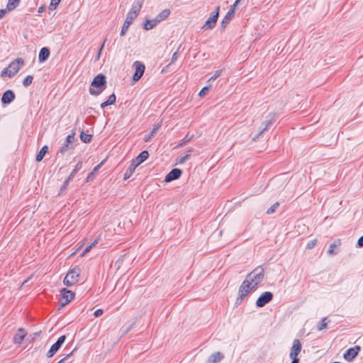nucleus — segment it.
I'll return each instance as SVG.
<instances>
[{"instance_id": "nucleus-1", "label": "nucleus", "mask_w": 363, "mask_h": 363, "mask_svg": "<svg viewBox=\"0 0 363 363\" xmlns=\"http://www.w3.org/2000/svg\"><path fill=\"white\" fill-rule=\"evenodd\" d=\"M264 278V269L262 266L257 267L249 273L239 288V296L236 300V303H240L250 291L256 290L258 284L263 281Z\"/></svg>"}, {"instance_id": "nucleus-2", "label": "nucleus", "mask_w": 363, "mask_h": 363, "mask_svg": "<svg viewBox=\"0 0 363 363\" xmlns=\"http://www.w3.org/2000/svg\"><path fill=\"white\" fill-rule=\"evenodd\" d=\"M106 87V77L103 74H97L91 83L89 91L92 96H99Z\"/></svg>"}, {"instance_id": "nucleus-3", "label": "nucleus", "mask_w": 363, "mask_h": 363, "mask_svg": "<svg viewBox=\"0 0 363 363\" xmlns=\"http://www.w3.org/2000/svg\"><path fill=\"white\" fill-rule=\"evenodd\" d=\"M169 9H164L155 18L146 19V21L143 25V29L146 30L152 29L161 21L167 19L169 17Z\"/></svg>"}, {"instance_id": "nucleus-4", "label": "nucleus", "mask_w": 363, "mask_h": 363, "mask_svg": "<svg viewBox=\"0 0 363 363\" xmlns=\"http://www.w3.org/2000/svg\"><path fill=\"white\" fill-rule=\"evenodd\" d=\"M80 272V269L77 267L70 269L63 280L64 284L71 286L76 284L79 281Z\"/></svg>"}, {"instance_id": "nucleus-5", "label": "nucleus", "mask_w": 363, "mask_h": 363, "mask_svg": "<svg viewBox=\"0 0 363 363\" xmlns=\"http://www.w3.org/2000/svg\"><path fill=\"white\" fill-rule=\"evenodd\" d=\"M219 11L220 6H216L215 11L212 13L211 16L208 18V20L202 26V29H213L216 26V22L219 16Z\"/></svg>"}, {"instance_id": "nucleus-6", "label": "nucleus", "mask_w": 363, "mask_h": 363, "mask_svg": "<svg viewBox=\"0 0 363 363\" xmlns=\"http://www.w3.org/2000/svg\"><path fill=\"white\" fill-rule=\"evenodd\" d=\"M62 298L60 301V306L58 308V310H60L62 308H63L65 305L69 303L74 298V293L72 292L70 290H68L67 289H62L61 291Z\"/></svg>"}, {"instance_id": "nucleus-7", "label": "nucleus", "mask_w": 363, "mask_h": 363, "mask_svg": "<svg viewBox=\"0 0 363 363\" xmlns=\"http://www.w3.org/2000/svg\"><path fill=\"white\" fill-rule=\"evenodd\" d=\"M267 119L262 123L264 126L259 130V133L252 138L253 140H256L257 138L261 137L262 134L267 131L271 125H272L274 122L275 113H269L267 116Z\"/></svg>"}, {"instance_id": "nucleus-8", "label": "nucleus", "mask_w": 363, "mask_h": 363, "mask_svg": "<svg viewBox=\"0 0 363 363\" xmlns=\"http://www.w3.org/2000/svg\"><path fill=\"white\" fill-rule=\"evenodd\" d=\"M24 62L22 58H17L10 63L9 65V71L8 76L9 77H13L21 69V67L23 65Z\"/></svg>"}, {"instance_id": "nucleus-9", "label": "nucleus", "mask_w": 363, "mask_h": 363, "mask_svg": "<svg viewBox=\"0 0 363 363\" xmlns=\"http://www.w3.org/2000/svg\"><path fill=\"white\" fill-rule=\"evenodd\" d=\"M135 71L133 75V80L135 82L138 81L143 75L145 69V65L140 61H135L133 65Z\"/></svg>"}, {"instance_id": "nucleus-10", "label": "nucleus", "mask_w": 363, "mask_h": 363, "mask_svg": "<svg viewBox=\"0 0 363 363\" xmlns=\"http://www.w3.org/2000/svg\"><path fill=\"white\" fill-rule=\"evenodd\" d=\"M273 298V294L270 291L262 293L256 301V306L258 308H262L269 303Z\"/></svg>"}, {"instance_id": "nucleus-11", "label": "nucleus", "mask_w": 363, "mask_h": 363, "mask_svg": "<svg viewBox=\"0 0 363 363\" xmlns=\"http://www.w3.org/2000/svg\"><path fill=\"white\" fill-rule=\"evenodd\" d=\"M74 133L68 135L65 139V141L60 147L59 152H60L62 155H65L69 149L72 148V143H74Z\"/></svg>"}, {"instance_id": "nucleus-12", "label": "nucleus", "mask_w": 363, "mask_h": 363, "mask_svg": "<svg viewBox=\"0 0 363 363\" xmlns=\"http://www.w3.org/2000/svg\"><path fill=\"white\" fill-rule=\"evenodd\" d=\"M235 7L231 5L228 11L227 12V13L225 14V17L223 18L220 23V27L223 30H224L228 25V23L230 22L232 18L235 15Z\"/></svg>"}, {"instance_id": "nucleus-13", "label": "nucleus", "mask_w": 363, "mask_h": 363, "mask_svg": "<svg viewBox=\"0 0 363 363\" xmlns=\"http://www.w3.org/2000/svg\"><path fill=\"white\" fill-rule=\"evenodd\" d=\"M182 174V171L178 168L172 169L165 177L164 182H170L179 179Z\"/></svg>"}, {"instance_id": "nucleus-14", "label": "nucleus", "mask_w": 363, "mask_h": 363, "mask_svg": "<svg viewBox=\"0 0 363 363\" xmlns=\"http://www.w3.org/2000/svg\"><path fill=\"white\" fill-rule=\"evenodd\" d=\"M15 97L16 95L14 92L12 90L9 89L4 92L1 101L2 104L7 105L13 102L15 99Z\"/></svg>"}, {"instance_id": "nucleus-15", "label": "nucleus", "mask_w": 363, "mask_h": 363, "mask_svg": "<svg viewBox=\"0 0 363 363\" xmlns=\"http://www.w3.org/2000/svg\"><path fill=\"white\" fill-rule=\"evenodd\" d=\"M359 350H360L359 346H355L354 347H350L344 354V355H343L344 358L347 361H352L353 359H354L357 356Z\"/></svg>"}, {"instance_id": "nucleus-16", "label": "nucleus", "mask_w": 363, "mask_h": 363, "mask_svg": "<svg viewBox=\"0 0 363 363\" xmlns=\"http://www.w3.org/2000/svg\"><path fill=\"white\" fill-rule=\"evenodd\" d=\"M301 350V344L298 339H295L293 342V345L290 352V357L298 358L297 356Z\"/></svg>"}, {"instance_id": "nucleus-17", "label": "nucleus", "mask_w": 363, "mask_h": 363, "mask_svg": "<svg viewBox=\"0 0 363 363\" xmlns=\"http://www.w3.org/2000/svg\"><path fill=\"white\" fill-rule=\"evenodd\" d=\"M143 4V0H134L131 9L128 12L129 14H132V16L137 17Z\"/></svg>"}, {"instance_id": "nucleus-18", "label": "nucleus", "mask_w": 363, "mask_h": 363, "mask_svg": "<svg viewBox=\"0 0 363 363\" xmlns=\"http://www.w3.org/2000/svg\"><path fill=\"white\" fill-rule=\"evenodd\" d=\"M26 335H27V332L26 331V330L24 328H19L13 337V343L16 345H20L24 340Z\"/></svg>"}, {"instance_id": "nucleus-19", "label": "nucleus", "mask_w": 363, "mask_h": 363, "mask_svg": "<svg viewBox=\"0 0 363 363\" xmlns=\"http://www.w3.org/2000/svg\"><path fill=\"white\" fill-rule=\"evenodd\" d=\"M137 17H135L133 16H132V14H129L128 13L127 15V17H126V19L123 23V26L122 27V29H121V33L120 35L121 36H123L125 35L127 30L128 29L129 26H130V24L133 23V21Z\"/></svg>"}, {"instance_id": "nucleus-20", "label": "nucleus", "mask_w": 363, "mask_h": 363, "mask_svg": "<svg viewBox=\"0 0 363 363\" xmlns=\"http://www.w3.org/2000/svg\"><path fill=\"white\" fill-rule=\"evenodd\" d=\"M149 157V152L147 150L142 151L135 159L133 160L134 165L139 166L141 163L145 162Z\"/></svg>"}, {"instance_id": "nucleus-21", "label": "nucleus", "mask_w": 363, "mask_h": 363, "mask_svg": "<svg viewBox=\"0 0 363 363\" xmlns=\"http://www.w3.org/2000/svg\"><path fill=\"white\" fill-rule=\"evenodd\" d=\"M223 358L224 354L223 353L216 352L208 357L206 363H219Z\"/></svg>"}, {"instance_id": "nucleus-22", "label": "nucleus", "mask_w": 363, "mask_h": 363, "mask_svg": "<svg viewBox=\"0 0 363 363\" xmlns=\"http://www.w3.org/2000/svg\"><path fill=\"white\" fill-rule=\"evenodd\" d=\"M50 56V50L47 47H43L40 49L38 55V61L43 62L46 61Z\"/></svg>"}, {"instance_id": "nucleus-23", "label": "nucleus", "mask_w": 363, "mask_h": 363, "mask_svg": "<svg viewBox=\"0 0 363 363\" xmlns=\"http://www.w3.org/2000/svg\"><path fill=\"white\" fill-rule=\"evenodd\" d=\"M161 124L160 123H156L154 125L152 130L150 133H148L147 135H145L144 140L145 142L150 141L155 135L157 133L158 130L160 128Z\"/></svg>"}, {"instance_id": "nucleus-24", "label": "nucleus", "mask_w": 363, "mask_h": 363, "mask_svg": "<svg viewBox=\"0 0 363 363\" xmlns=\"http://www.w3.org/2000/svg\"><path fill=\"white\" fill-rule=\"evenodd\" d=\"M21 0H8L6 4L8 11L11 12L16 9L19 6Z\"/></svg>"}, {"instance_id": "nucleus-25", "label": "nucleus", "mask_w": 363, "mask_h": 363, "mask_svg": "<svg viewBox=\"0 0 363 363\" xmlns=\"http://www.w3.org/2000/svg\"><path fill=\"white\" fill-rule=\"evenodd\" d=\"M61 347L60 345L55 342L47 352V357L48 358L53 357Z\"/></svg>"}, {"instance_id": "nucleus-26", "label": "nucleus", "mask_w": 363, "mask_h": 363, "mask_svg": "<svg viewBox=\"0 0 363 363\" xmlns=\"http://www.w3.org/2000/svg\"><path fill=\"white\" fill-rule=\"evenodd\" d=\"M48 147L47 145H44L40 150L38 152L35 160L36 162H39L43 160V157H45V154L48 152Z\"/></svg>"}, {"instance_id": "nucleus-27", "label": "nucleus", "mask_w": 363, "mask_h": 363, "mask_svg": "<svg viewBox=\"0 0 363 363\" xmlns=\"http://www.w3.org/2000/svg\"><path fill=\"white\" fill-rule=\"evenodd\" d=\"M137 165H134V163L132 162L128 168L126 169L125 174H124V179L126 180L129 179L133 172L135 170V168L137 167Z\"/></svg>"}, {"instance_id": "nucleus-28", "label": "nucleus", "mask_w": 363, "mask_h": 363, "mask_svg": "<svg viewBox=\"0 0 363 363\" xmlns=\"http://www.w3.org/2000/svg\"><path fill=\"white\" fill-rule=\"evenodd\" d=\"M79 137H80L81 140L83 143H89L91 141L93 136L91 134H86L84 131H82Z\"/></svg>"}, {"instance_id": "nucleus-29", "label": "nucleus", "mask_w": 363, "mask_h": 363, "mask_svg": "<svg viewBox=\"0 0 363 363\" xmlns=\"http://www.w3.org/2000/svg\"><path fill=\"white\" fill-rule=\"evenodd\" d=\"M340 245V240L335 241V242L332 243L330 245V247H329V249L328 250V253L330 255H336L337 252L335 251V248L337 247V246H339Z\"/></svg>"}, {"instance_id": "nucleus-30", "label": "nucleus", "mask_w": 363, "mask_h": 363, "mask_svg": "<svg viewBox=\"0 0 363 363\" xmlns=\"http://www.w3.org/2000/svg\"><path fill=\"white\" fill-rule=\"evenodd\" d=\"M83 167V163L82 162H79L76 166H75V168L73 169V171L71 172V174H69V177H70L72 179V178L74 177L75 174L79 172Z\"/></svg>"}, {"instance_id": "nucleus-31", "label": "nucleus", "mask_w": 363, "mask_h": 363, "mask_svg": "<svg viewBox=\"0 0 363 363\" xmlns=\"http://www.w3.org/2000/svg\"><path fill=\"white\" fill-rule=\"evenodd\" d=\"M330 322V320H328V318H322L320 324L318 325V330H322L327 328L328 323Z\"/></svg>"}, {"instance_id": "nucleus-32", "label": "nucleus", "mask_w": 363, "mask_h": 363, "mask_svg": "<svg viewBox=\"0 0 363 363\" xmlns=\"http://www.w3.org/2000/svg\"><path fill=\"white\" fill-rule=\"evenodd\" d=\"M33 79V76H31V75L27 76L23 81V86H28L29 85H30L32 84Z\"/></svg>"}, {"instance_id": "nucleus-33", "label": "nucleus", "mask_w": 363, "mask_h": 363, "mask_svg": "<svg viewBox=\"0 0 363 363\" xmlns=\"http://www.w3.org/2000/svg\"><path fill=\"white\" fill-rule=\"evenodd\" d=\"M279 202L274 203L270 208H268V210L267 211V214L273 213L276 211V209L279 207Z\"/></svg>"}, {"instance_id": "nucleus-34", "label": "nucleus", "mask_w": 363, "mask_h": 363, "mask_svg": "<svg viewBox=\"0 0 363 363\" xmlns=\"http://www.w3.org/2000/svg\"><path fill=\"white\" fill-rule=\"evenodd\" d=\"M211 87V84L208 86H204L199 93V96H204L205 95H206L208 94V92L209 91V89Z\"/></svg>"}, {"instance_id": "nucleus-35", "label": "nucleus", "mask_w": 363, "mask_h": 363, "mask_svg": "<svg viewBox=\"0 0 363 363\" xmlns=\"http://www.w3.org/2000/svg\"><path fill=\"white\" fill-rule=\"evenodd\" d=\"M221 72H222V69H218V70H216L215 74H213V76H212L209 79H208V82H211V81H214L216 80L218 77H219L221 74Z\"/></svg>"}, {"instance_id": "nucleus-36", "label": "nucleus", "mask_w": 363, "mask_h": 363, "mask_svg": "<svg viewBox=\"0 0 363 363\" xmlns=\"http://www.w3.org/2000/svg\"><path fill=\"white\" fill-rule=\"evenodd\" d=\"M72 180V179L70 177H67L65 181L64 182L61 189H60V191L59 193V194L62 192L67 186L68 184L69 183V182Z\"/></svg>"}, {"instance_id": "nucleus-37", "label": "nucleus", "mask_w": 363, "mask_h": 363, "mask_svg": "<svg viewBox=\"0 0 363 363\" xmlns=\"http://www.w3.org/2000/svg\"><path fill=\"white\" fill-rule=\"evenodd\" d=\"M116 96L114 93L111 94L108 99L106 100L111 105L113 104L116 102Z\"/></svg>"}, {"instance_id": "nucleus-38", "label": "nucleus", "mask_w": 363, "mask_h": 363, "mask_svg": "<svg viewBox=\"0 0 363 363\" xmlns=\"http://www.w3.org/2000/svg\"><path fill=\"white\" fill-rule=\"evenodd\" d=\"M316 242H317V240L316 239H313V240H311L307 244L306 248L308 249V250L313 249L315 246Z\"/></svg>"}, {"instance_id": "nucleus-39", "label": "nucleus", "mask_w": 363, "mask_h": 363, "mask_svg": "<svg viewBox=\"0 0 363 363\" xmlns=\"http://www.w3.org/2000/svg\"><path fill=\"white\" fill-rule=\"evenodd\" d=\"M191 157V154H186L183 157H182L179 160V164H184L186 160H188Z\"/></svg>"}, {"instance_id": "nucleus-40", "label": "nucleus", "mask_w": 363, "mask_h": 363, "mask_svg": "<svg viewBox=\"0 0 363 363\" xmlns=\"http://www.w3.org/2000/svg\"><path fill=\"white\" fill-rule=\"evenodd\" d=\"M106 41V40H105L103 42L102 45H101V47H100V48H99V51H98V53H97V55H96V60H98L100 58V55H101V52H102V50H103V48H104V45H105Z\"/></svg>"}, {"instance_id": "nucleus-41", "label": "nucleus", "mask_w": 363, "mask_h": 363, "mask_svg": "<svg viewBox=\"0 0 363 363\" xmlns=\"http://www.w3.org/2000/svg\"><path fill=\"white\" fill-rule=\"evenodd\" d=\"M67 337L66 335H62L60 336L57 340L56 341L57 343H58L59 345H60V346H62L63 345V343L65 342V340H66Z\"/></svg>"}, {"instance_id": "nucleus-42", "label": "nucleus", "mask_w": 363, "mask_h": 363, "mask_svg": "<svg viewBox=\"0 0 363 363\" xmlns=\"http://www.w3.org/2000/svg\"><path fill=\"white\" fill-rule=\"evenodd\" d=\"M7 12H9L7 7H6V9H0V19L3 18Z\"/></svg>"}, {"instance_id": "nucleus-43", "label": "nucleus", "mask_w": 363, "mask_h": 363, "mask_svg": "<svg viewBox=\"0 0 363 363\" xmlns=\"http://www.w3.org/2000/svg\"><path fill=\"white\" fill-rule=\"evenodd\" d=\"M104 311L102 309L99 308L94 311V315L95 317H99L103 314Z\"/></svg>"}, {"instance_id": "nucleus-44", "label": "nucleus", "mask_w": 363, "mask_h": 363, "mask_svg": "<svg viewBox=\"0 0 363 363\" xmlns=\"http://www.w3.org/2000/svg\"><path fill=\"white\" fill-rule=\"evenodd\" d=\"M177 59H178V52H175L172 55L170 64L174 63L175 61H177Z\"/></svg>"}, {"instance_id": "nucleus-45", "label": "nucleus", "mask_w": 363, "mask_h": 363, "mask_svg": "<svg viewBox=\"0 0 363 363\" xmlns=\"http://www.w3.org/2000/svg\"><path fill=\"white\" fill-rule=\"evenodd\" d=\"M94 172H90V173L88 174V176H87V177H86V181L87 182H91V181L93 179V178H94Z\"/></svg>"}, {"instance_id": "nucleus-46", "label": "nucleus", "mask_w": 363, "mask_h": 363, "mask_svg": "<svg viewBox=\"0 0 363 363\" xmlns=\"http://www.w3.org/2000/svg\"><path fill=\"white\" fill-rule=\"evenodd\" d=\"M72 354V352L69 354H67L65 357L59 360L57 363H64L66 359H67Z\"/></svg>"}, {"instance_id": "nucleus-47", "label": "nucleus", "mask_w": 363, "mask_h": 363, "mask_svg": "<svg viewBox=\"0 0 363 363\" xmlns=\"http://www.w3.org/2000/svg\"><path fill=\"white\" fill-rule=\"evenodd\" d=\"M190 140V138H187L186 137L185 138H184L182 142L179 144L178 146L179 147H182L183 145H184L188 141Z\"/></svg>"}, {"instance_id": "nucleus-48", "label": "nucleus", "mask_w": 363, "mask_h": 363, "mask_svg": "<svg viewBox=\"0 0 363 363\" xmlns=\"http://www.w3.org/2000/svg\"><path fill=\"white\" fill-rule=\"evenodd\" d=\"M91 250V246L87 245L82 253V256H84L85 254L89 252Z\"/></svg>"}, {"instance_id": "nucleus-49", "label": "nucleus", "mask_w": 363, "mask_h": 363, "mask_svg": "<svg viewBox=\"0 0 363 363\" xmlns=\"http://www.w3.org/2000/svg\"><path fill=\"white\" fill-rule=\"evenodd\" d=\"M357 245L360 247H363V235L358 239Z\"/></svg>"}, {"instance_id": "nucleus-50", "label": "nucleus", "mask_w": 363, "mask_h": 363, "mask_svg": "<svg viewBox=\"0 0 363 363\" xmlns=\"http://www.w3.org/2000/svg\"><path fill=\"white\" fill-rule=\"evenodd\" d=\"M9 71V68H6L1 72V77H4V75H8Z\"/></svg>"}, {"instance_id": "nucleus-51", "label": "nucleus", "mask_w": 363, "mask_h": 363, "mask_svg": "<svg viewBox=\"0 0 363 363\" xmlns=\"http://www.w3.org/2000/svg\"><path fill=\"white\" fill-rule=\"evenodd\" d=\"M103 164V162H101L100 164H99L98 165H96L94 169L92 170V172H94V173L95 174L96 172H97L99 170V169L101 167V165Z\"/></svg>"}, {"instance_id": "nucleus-52", "label": "nucleus", "mask_w": 363, "mask_h": 363, "mask_svg": "<svg viewBox=\"0 0 363 363\" xmlns=\"http://www.w3.org/2000/svg\"><path fill=\"white\" fill-rule=\"evenodd\" d=\"M111 105L107 101H104L103 103L101 104V108H104L105 107Z\"/></svg>"}, {"instance_id": "nucleus-53", "label": "nucleus", "mask_w": 363, "mask_h": 363, "mask_svg": "<svg viewBox=\"0 0 363 363\" xmlns=\"http://www.w3.org/2000/svg\"><path fill=\"white\" fill-rule=\"evenodd\" d=\"M45 5H43V6H40V7L38 8V12L40 13L44 12V11H45Z\"/></svg>"}, {"instance_id": "nucleus-54", "label": "nucleus", "mask_w": 363, "mask_h": 363, "mask_svg": "<svg viewBox=\"0 0 363 363\" xmlns=\"http://www.w3.org/2000/svg\"><path fill=\"white\" fill-rule=\"evenodd\" d=\"M57 7V6L56 4H53L50 3L48 8H49L50 10L53 11Z\"/></svg>"}, {"instance_id": "nucleus-55", "label": "nucleus", "mask_w": 363, "mask_h": 363, "mask_svg": "<svg viewBox=\"0 0 363 363\" xmlns=\"http://www.w3.org/2000/svg\"><path fill=\"white\" fill-rule=\"evenodd\" d=\"M60 1H61V0H51L50 3L58 6L59 4L60 3Z\"/></svg>"}, {"instance_id": "nucleus-56", "label": "nucleus", "mask_w": 363, "mask_h": 363, "mask_svg": "<svg viewBox=\"0 0 363 363\" xmlns=\"http://www.w3.org/2000/svg\"><path fill=\"white\" fill-rule=\"evenodd\" d=\"M98 243V240H95L93 242L89 245V246H91V249L96 246V245Z\"/></svg>"}, {"instance_id": "nucleus-57", "label": "nucleus", "mask_w": 363, "mask_h": 363, "mask_svg": "<svg viewBox=\"0 0 363 363\" xmlns=\"http://www.w3.org/2000/svg\"><path fill=\"white\" fill-rule=\"evenodd\" d=\"M299 359L298 358H293L291 363H298Z\"/></svg>"}]
</instances>
